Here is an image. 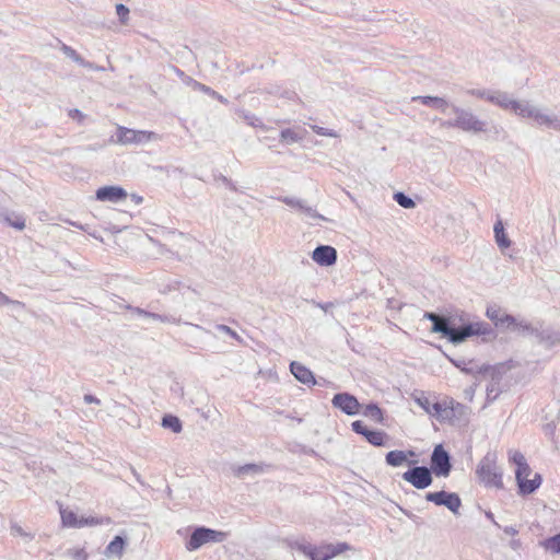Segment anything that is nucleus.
<instances>
[{"instance_id": "obj_18", "label": "nucleus", "mask_w": 560, "mask_h": 560, "mask_svg": "<svg viewBox=\"0 0 560 560\" xmlns=\"http://www.w3.org/2000/svg\"><path fill=\"white\" fill-rule=\"evenodd\" d=\"M535 337L538 342L544 345L546 348H552L560 345V331H557L551 327L544 328L541 323H539Z\"/></svg>"}, {"instance_id": "obj_16", "label": "nucleus", "mask_w": 560, "mask_h": 560, "mask_svg": "<svg viewBox=\"0 0 560 560\" xmlns=\"http://www.w3.org/2000/svg\"><path fill=\"white\" fill-rule=\"evenodd\" d=\"M290 371L300 383L307 385L308 387L322 384L316 380L314 373L300 362L292 361L290 363Z\"/></svg>"}, {"instance_id": "obj_4", "label": "nucleus", "mask_w": 560, "mask_h": 560, "mask_svg": "<svg viewBox=\"0 0 560 560\" xmlns=\"http://www.w3.org/2000/svg\"><path fill=\"white\" fill-rule=\"evenodd\" d=\"M476 475L480 482L488 488H503L502 470L497 465V454L488 452L479 462Z\"/></svg>"}, {"instance_id": "obj_21", "label": "nucleus", "mask_w": 560, "mask_h": 560, "mask_svg": "<svg viewBox=\"0 0 560 560\" xmlns=\"http://www.w3.org/2000/svg\"><path fill=\"white\" fill-rule=\"evenodd\" d=\"M412 101L420 102L421 104L438 109L443 114H446V110L450 107L448 102L445 98L439 96L419 95L412 97Z\"/></svg>"}, {"instance_id": "obj_29", "label": "nucleus", "mask_w": 560, "mask_h": 560, "mask_svg": "<svg viewBox=\"0 0 560 560\" xmlns=\"http://www.w3.org/2000/svg\"><path fill=\"white\" fill-rule=\"evenodd\" d=\"M360 412L376 423L384 424V410L376 402L368 404Z\"/></svg>"}, {"instance_id": "obj_46", "label": "nucleus", "mask_w": 560, "mask_h": 560, "mask_svg": "<svg viewBox=\"0 0 560 560\" xmlns=\"http://www.w3.org/2000/svg\"><path fill=\"white\" fill-rule=\"evenodd\" d=\"M351 429L354 433L365 436L370 428H368L362 420H355L351 423Z\"/></svg>"}, {"instance_id": "obj_14", "label": "nucleus", "mask_w": 560, "mask_h": 560, "mask_svg": "<svg viewBox=\"0 0 560 560\" xmlns=\"http://www.w3.org/2000/svg\"><path fill=\"white\" fill-rule=\"evenodd\" d=\"M509 460L510 463L516 466L515 469V480L516 483H521L522 480H525L532 472L530 466L528 465L525 456L520 451H510L509 452Z\"/></svg>"}, {"instance_id": "obj_23", "label": "nucleus", "mask_w": 560, "mask_h": 560, "mask_svg": "<svg viewBox=\"0 0 560 560\" xmlns=\"http://www.w3.org/2000/svg\"><path fill=\"white\" fill-rule=\"evenodd\" d=\"M493 233L495 243L501 250L506 249L511 246L512 242L508 234L505 233L503 221L499 215L493 225Z\"/></svg>"}, {"instance_id": "obj_41", "label": "nucleus", "mask_w": 560, "mask_h": 560, "mask_svg": "<svg viewBox=\"0 0 560 560\" xmlns=\"http://www.w3.org/2000/svg\"><path fill=\"white\" fill-rule=\"evenodd\" d=\"M494 326L497 328H499V329H511V330H513L514 326H516V318L513 315L508 314L505 312V314H503L500 317V319L498 322H495Z\"/></svg>"}, {"instance_id": "obj_10", "label": "nucleus", "mask_w": 560, "mask_h": 560, "mask_svg": "<svg viewBox=\"0 0 560 560\" xmlns=\"http://www.w3.org/2000/svg\"><path fill=\"white\" fill-rule=\"evenodd\" d=\"M488 102L503 109H510L518 116H521L522 109L524 108L523 106L525 105V102L513 100L509 93L502 91H492L491 97H488Z\"/></svg>"}, {"instance_id": "obj_45", "label": "nucleus", "mask_w": 560, "mask_h": 560, "mask_svg": "<svg viewBox=\"0 0 560 560\" xmlns=\"http://www.w3.org/2000/svg\"><path fill=\"white\" fill-rule=\"evenodd\" d=\"M215 329L231 336L233 339L237 340L238 342H242L241 336L235 330H233L231 327H229L228 325L218 324V325H215Z\"/></svg>"}, {"instance_id": "obj_24", "label": "nucleus", "mask_w": 560, "mask_h": 560, "mask_svg": "<svg viewBox=\"0 0 560 560\" xmlns=\"http://www.w3.org/2000/svg\"><path fill=\"white\" fill-rule=\"evenodd\" d=\"M307 131L305 129L285 128L280 131V142L283 144H293L304 139Z\"/></svg>"}, {"instance_id": "obj_8", "label": "nucleus", "mask_w": 560, "mask_h": 560, "mask_svg": "<svg viewBox=\"0 0 560 560\" xmlns=\"http://www.w3.org/2000/svg\"><path fill=\"white\" fill-rule=\"evenodd\" d=\"M334 408L339 409L347 416H355L360 413L361 404L357 397L348 392H341L334 395L331 399Z\"/></svg>"}, {"instance_id": "obj_43", "label": "nucleus", "mask_w": 560, "mask_h": 560, "mask_svg": "<svg viewBox=\"0 0 560 560\" xmlns=\"http://www.w3.org/2000/svg\"><path fill=\"white\" fill-rule=\"evenodd\" d=\"M130 10L127 5L122 3L116 4V14L118 15L119 22L121 24H127L129 19Z\"/></svg>"}, {"instance_id": "obj_7", "label": "nucleus", "mask_w": 560, "mask_h": 560, "mask_svg": "<svg viewBox=\"0 0 560 560\" xmlns=\"http://www.w3.org/2000/svg\"><path fill=\"white\" fill-rule=\"evenodd\" d=\"M401 478L419 490L430 487L433 482L431 470L423 465L409 468L402 472Z\"/></svg>"}, {"instance_id": "obj_17", "label": "nucleus", "mask_w": 560, "mask_h": 560, "mask_svg": "<svg viewBox=\"0 0 560 560\" xmlns=\"http://www.w3.org/2000/svg\"><path fill=\"white\" fill-rule=\"evenodd\" d=\"M467 416V407L464 404L450 399L445 400V411L443 413V421L453 422L454 420H462Z\"/></svg>"}, {"instance_id": "obj_44", "label": "nucleus", "mask_w": 560, "mask_h": 560, "mask_svg": "<svg viewBox=\"0 0 560 560\" xmlns=\"http://www.w3.org/2000/svg\"><path fill=\"white\" fill-rule=\"evenodd\" d=\"M60 49L67 57H69L75 63L82 62V56L79 55L72 47L62 44Z\"/></svg>"}, {"instance_id": "obj_34", "label": "nucleus", "mask_w": 560, "mask_h": 560, "mask_svg": "<svg viewBox=\"0 0 560 560\" xmlns=\"http://www.w3.org/2000/svg\"><path fill=\"white\" fill-rule=\"evenodd\" d=\"M135 136L136 130L120 126L117 128L115 142L120 144H129L132 143V140H135Z\"/></svg>"}, {"instance_id": "obj_3", "label": "nucleus", "mask_w": 560, "mask_h": 560, "mask_svg": "<svg viewBox=\"0 0 560 560\" xmlns=\"http://www.w3.org/2000/svg\"><path fill=\"white\" fill-rule=\"evenodd\" d=\"M191 532L185 539L187 551H196L206 544H220L226 540L229 533L217 530L203 525L190 528Z\"/></svg>"}, {"instance_id": "obj_19", "label": "nucleus", "mask_w": 560, "mask_h": 560, "mask_svg": "<svg viewBox=\"0 0 560 560\" xmlns=\"http://www.w3.org/2000/svg\"><path fill=\"white\" fill-rule=\"evenodd\" d=\"M288 546L290 549L299 551L308 559L320 552V547L311 544L305 538L288 540Z\"/></svg>"}, {"instance_id": "obj_25", "label": "nucleus", "mask_w": 560, "mask_h": 560, "mask_svg": "<svg viewBox=\"0 0 560 560\" xmlns=\"http://www.w3.org/2000/svg\"><path fill=\"white\" fill-rule=\"evenodd\" d=\"M352 546L346 541L337 542V544H324L320 546V551L325 553L328 560L337 557L338 555L351 550Z\"/></svg>"}, {"instance_id": "obj_15", "label": "nucleus", "mask_w": 560, "mask_h": 560, "mask_svg": "<svg viewBox=\"0 0 560 560\" xmlns=\"http://www.w3.org/2000/svg\"><path fill=\"white\" fill-rule=\"evenodd\" d=\"M96 199L100 201L119 202L127 198V191L120 186H103L95 192Z\"/></svg>"}, {"instance_id": "obj_57", "label": "nucleus", "mask_w": 560, "mask_h": 560, "mask_svg": "<svg viewBox=\"0 0 560 560\" xmlns=\"http://www.w3.org/2000/svg\"><path fill=\"white\" fill-rule=\"evenodd\" d=\"M312 304L315 305L316 307H319L324 312H328L330 308L334 307L332 302L322 303V302L312 301Z\"/></svg>"}, {"instance_id": "obj_32", "label": "nucleus", "mask_w": 560, "mask_h": 560, "mask_svg": "<svg viewBox=\"0 0 560 560\" xmlns=\"http://www.w3.org/2000/svg\"><path fill=\"white\" fill-rule=\"evenodd\" d=\"M161 424L164 429H168L173 433H179L183 430V423L180 419L172 413L164 415Z\"/></svg>"}, {"instance_id": "obj_11", "label": "nucleus", "mask_w": 560, "mask_h": 560, "mask_svg": "<svg viewBox=\"0 0 560 560\" xmlns=\"http://www.w3.org/2000/svg\"><path fill=\"white\" fill-rule=\"evenodd\" d=\"M415 401L419 405L428 415L434 417L439 421H443V413L445 411V401L431 402L430 398L425 396L423 392L419 395H415Z\"/></svg>"}, {"instance_id": "obj_35", "label": "nucleus", "mask_w": 560, "mask_h": 560, "mask_svg": "<svg viewBox=\"0 0 560 560\" xmlns=\"http://www.w3.org/2000/svg\"><path fill=\"white\" fill-rule=\"evenodd\" d=\"M60 515H61V522H62L63 526L78 528L80 517H78L77 513H74L71 510L61 509Z\"/></svg>"}, {"instance_id": "obj_42", "label": "nucleus", "mask_w": 560, "mask_h": 560, "mask_svg": "<svg viewBox=\"0 0 560 560\" xmlns=\"http://www.w3.org/2000/svg\"><path fill=\"white\" fill-rule=\"evenodd\" d=\"M503 314H505V312L495 304L489 305L486 310V316L493 323V325H495V322H498Z\"/></svg>"}, {"instance_id": "obj_62", "label": "nucleus", "mask_w": 560, "mask_h": 560, "mask_svg": "<svg viewBox=\"0 0 560 560\" xmlns=\"http://www.w3.org/2000/svg\"><path fill=\"white\" fill-rule=\"evenodd\" d=\"M510 546L513 550H517L521 548L522 546V542L520 539H512L511 542H510Z\"/></svg>"}, {"instance_id": "obj_36", "label": "nucleus", "mask_w": 560, "mask_h": 560, "mask_svg": "<svg viewBox=\"0 0 560 560\" xmlns=\"http://www.w3.org/2000/svg\"><path fill=\"white\" fill-rule=\"evenodd\" d=\"M264 471V467L262 465H257V464H245L243 466H238L235 470H234V474L237 476V477H243L245 475H248V474H252V475H257V474H261Z\"/></svg>"}, {"instance_id": "obj_51", "label": "nucleus", "mask_w": 560, "mask_h": 560, "mask_svg": "<svg viewBox=\"0 0 560 560\" xmlns=\"http://www.w3.org/2000/svg\"><path fill=\"white\" fill-rule=\"evenodd\" d=\"M450 361L460 371L466 374H472V369L468 368V363L465 360H454L450 358Z\"/></svg>"}, {"instance_id": "obj_31", "label": "nucleus", "mask_w": 560, "mask_h": 560, "mask_svg": "<svg viewBox=\"0 0 560 560\" xmlns=\"http://www.w3.org/2000/svg\"><path fill=\"white\" fill-rule=\"evenodd\" d=\"M407 460V453L400 450L389 451L385 456L386 464L392 467H399Z\"/></svg>"}, {"instance_id": "obj_59", "label": "nucleus", "mask_w": 560, "mask_h": 560, "mask_svg": "<svg viewBox=\"0 0 560 560\" xmlns=\"http://www.w3.org/2000/svg\"><path fill=\"white\" fill-rule=\"evenodd\" d=\"M83 399L86 404H96V405L101 404V400L92 394H85Z\"/></svg>"}, {"instance_id": "obj_12", "label": "nucleus", "mask_w": 560, "mask_h": 560, "mask_svg": "<svg viewBox=\"0 0 560 560\" xmlns=\"http://www.w3.org/2000/svg\"><path fill=\"white\" fill-rule=\"evenodd\" d=\"M279 200L281 202H283L284 205L289 206L290 208L295 209V210L300 211L301 213H303V214H305V215H307L310 218L318 219V220H323V221H330L328 218H326L323 214L318 213L316 211V209H314L313 207L308 206L306 203V201L303 200V199L285 196V197H280Z\"/></svg>"}, {"instance_id": "obj_63", "label": "nucleus", "mask_w": 560, "mask_h": 560, "mask_svg": "<svg viewBox=\"0 0 560 560\" xmlns=\"http://www.w3.org/2000/svg\"><path fill=\"white\" fill-rule=\"evenodd\" d=\"M131 200L136 203V205H140L142 201H143V197L137 195V194H132L131 195Z\"/></svg>"}, {"instance_id": "obj_1", "label": "nucleus", "mask_w": 560, "mask_h": 560, "mask_svg": "<svg viewBox=\"0 0 560 560\" xmlns=\"http://www.w3.org/2000/svg\"><path fill=\"white\" fill-rule=\"evenodd\" d=\"M423 318L432 323L431 331L440 334L453 345L463 343L470 337L482 336L495 338L493 328L486 322H465L464 315H442L425 312Z\"/></svg>"}, {"instance_id": "obj_13", "label": "nucleus", "mask_w": 560, "mask_h": 560, "mask_svg": "<svg viewBox=\"0 0 560 560\" xmlns=\"http://www.w3.org/2000/svg\"><path fill=\"white\" fill-rule=\"evenodd\" d=\"M337 250L330 245H318L312 253V259L322 267H330L337 261Z\"/></svg>"}, {"instance_id": "obj_37", "label": "nucleus", "mask_w": 560, "mask_h": 560, "mask_svg": "<svg viewBox=\"0 0 560 560\" xmlns=\"http://www.w3.org/2000/svg\"><path fill=\"white\" fill-rule=\"evenodd\" d=\"M538 327H539V324L537 326H534L530 323L525 322V320H521V322L516 320V326H514L513 331H518L523 336H529V335L536 336Z\"/></svg>"}, {"instance_id": "obj_48", "label": "nucleus", "mask_w": 560, "mask_h": 560, "mask_svg": "<svg viewBox=\"0 0 560 560\" xmlns=\"http://www.w3.org/2000/svg\"><path fill=\"white\" fill-rule=\"evenodd\" d=\"M491 93H492V91L485 90V89H482V90L471 89V90L467 91V94L476 96L478 98L487 100V101H488V97H491Z\"/></svg>"}, {"instance_id": "obj_55", "label": "nucleus", "mask_w": 560, "mask_h": 560, "mask_svg": "<svg viewBox=\"0 0 560 560\" xmlns=\"http://www.w3.org/2000/svg\"><path fill=\"white\" fill-rule=\"evenodd\" d=\"M150 138V133L145 132V131H137L136 130V136H135V140H132V143H141L145 140H148Z\"/></svg>"}, {"instance_id": "obj_39", "label": "nucleus", "mask_w": 560, "mask_h": 560, "mask_svg": "<svg viewBox=\"0 0 560 560\" xmlns=\"http://www.w3.org/2000/svg\"><path fill=\"white\" fill-rule=\"evenodd\" d=\"M184 287L183 282L177 279H168L166 282H162L159 284V292L161 294H168L172 291L179 290Z\"/></svg>"}, {"instance_id": "obj_56", "label": "nucleus", "mask_w": 560, "mask_h": 560, "mask_svg": "<svg viewBox=\"0 0 560 560\" xmlns=\"http://www.w3.org/2000/svg\"><path fill=\"white\" fill-rule=\"evenodd\" d=\"M68 116L72 119H78L79 121L84 119L83 113L78 108L70 109Z\"/></svg>"}, {"instance_id": "obj_47", "label": "nucleus", "mask_w": 560, "mask_h": 560, "mask_svg": "<svg viewBox=\"0 0 560 560\" xmlns=\"http://www.w3.org/2000/svg\"><path fill=\"white\" fill-rule=\"evenodd\" d=\"M311 128L316 135H319V136L331 137V138L338 137V133L332 129L319 127L317 125H313V126H311Z\"/></svg>"}, {"instance_id": "obj_52", "label": "nucleus", "mask_w": 560, "mask_h": 560, "mask_svg": "<svg viewBox=\"0 0 560 560\" xmlns=\"http://www.w3.org/2000/svg\"><path fill=\"white\" fill-rule=\"evenodd\" d=\"M542 430H544V433L547 436H549L552 440V442L556 443V441H555L556 423L555 422H549V423L544 425Z\"/></svg>"}, {"instance_id": "obj_2", "label": "nucleus", "mask_w": 560, "mask_h": 560, "mask_svg": "<svg viewBox=\"0 0 560 560\" xmlns=\"http://www.w3.org/2000/svg\"><path fill=\"white\" fill-rule=\"evenodd\" d=\"M451 108L456 117L454 119L443 121V127L457 128L465 132L472 133L487 131V122L480 120L471 110L458 107L456 105H452Z\"/></svg>"}, {"instance_id": "obj_61", "label": "nucleus", "mask_w": 560, "mask_h": 560, "mask_svg": "<svg viewBox=\"0 0 560 560\" xmlns=\"http://www.w3.org/2000/svg\"><path fill=\"white\" fill-rule=\"evenodd\" d=\"M503 532L508 535H511V536H514L518 533V530L515 528V527H512V526H505L503 528Z\"/></svg>"}, {"instance_id": "obj_54", "label": "nucleus", "mask_w": 560, "mask_h": 560, "mask_svg": "<svg viewBox=\"0 0 560 560\" xmlns=\"http://www.w3.org/2000/svg\"><path fill=\"white\" fill-rule=\"evenodd\" d=\"M498 396L499 389L494 385L487 387V399L489 401L495 400Z\"/></svg>"}, {"instance_id": "obj_30", "label": "nucleus", "mask_w": 560, "mask_h": 560, "mask_svg": "<svg viewBox=\"0 0 560 560\" xmlns=\"http://www.w3.org/2000/svg\"><path fill=\"white\" fill-rule=\"evenodd\" d=\"M364 439L373 446H385L388 441V434L385 431L370 429Z\"/></svg>"}, {"instance_id": "obj_27", "label": "nucleus", "mask_w": 560, "mask_h": 560, "mask_svg": "<svg viewBox=\"0 0 560 560\" xmlns=\"http://www.w3.org/2000/svg\"><path fill=\"white\" fill-rule=\"evenodd\" d=\"M126 545H127L126 537L117 535L106 546L104 553L107 557H112V556L120 557L122 555V551H124V548Z\"/></svg>"}, {"instance_id": "obj_64", "label": "nucleus", "mask_w": 560, "mask_h": 560, "mask_svg": "<svg viewBox=\"0 0 560 560\" xmlns=\"http://www.w3.org/2000/svg\"><path fill=\"white\" fill-rule=\"evenodd\" d=\"M310 560H328V558L323 551H320L319 555L313 556Z\"/></svg>"}, {"instance_id": "obj_28", "label": "nucleus", "mask_w": 560, "mask_h": 560, "mask_svg": "<svg viewBox=\"0 0 560 560\" xmlns=\"http://www.w3.org/2000/svg\"><path fill=\"white\" fill-rule=\"evenodd\" d=\"M234 113L240 118H242L248 126L254 127V128H259L262 130L266 129V126L262 122V120L259 117H257L256 115L252 114L250 112H248L244 108H241V107H235Z\"/></svg>"}, {"instance_id": "obj_5", "label": "nucleus", "mask_w": 560, "mask_h": 560, "mask_svg": "<svg viewBox=\"0 0 560 560\" xmlns=\"http://www.w3.org/2000/svg\"><path fill=\"white\" fill-rule=\"evenodd\" d=\"M452 468V456L448 451H446L442 444L435 445L431 454L429 467L431 474H434L436 477H447Z\"/></svg>"}, {"instance_id": "obj_6", "label": "nucleus", "mask_w": 560, "mask_h": 560, "mask_svg": "<svg viewBox=\"0 0 560 560\" xmlns=\"http://www.w3.org/2000/svg\"><path fill=\"white\" fill-rule=\"evenodd\" d=\"M425 500L432 502L438 506H445L454 515H459V509L462 506V499L456 492H448L445 490L427 492Z\"/></svg>"}, {"instance_id": "obj_20", "label": "nucleus", "mask_w": 560, "mask_h": 560, "mask_svg": "<svg viewBox=\"0 0 560 560\" xmlns=\"http://www.w3.org/2000/svg\"><path fill=\"white\" fill-rule=\"evenodd\" d=\"M128 310H130L132 313H135L139 316H143V317L151 318L154 320H160L161 323H170V324H178L179 323V319L173 315L159 314L155 312H151V311L138 307V306H130V305L128 306Z\"/></svg>"}, {"instance_id": "obj_50", "label": "nucleus", "mask_w": 560, "mask_h": 560, "mask_svg": "<svg viewBox=\"0 0 560 560\" xmlns=\"http://www.w3.org/2000/svg\"><path fill=\"white\" fill-rule=\"evenodd\" d=\"M102 524V521H100L96 517L90 516V517H80V522L78 525V528L84 527V526H93Z\"/></svg>"}, {"instance_id": "obj_9", "label": "nucleus", "mask_w": 560, "mask_h": 560, "mask_svg": "<svg viewBox=\"0 0 560 560\" xmlns=\"http://www.w3.org/2000/svg\"><path fill=\"white\" fill-rule=\"evenodd\" d=\"M521 117L523 118H532L534 119L538 125L547 126L549 128H552L555 130H558V126L560 124V117L559 116H549L546 114H542L538 108L532 106L528 102H525V105L523 106Z\"/></svg>"}, {"instance_id": "obj_33", "label": "nucleus", "mask_w": 560, "mask_h": 560, "mask_svg": "<svg viewBox=\"0 0 560 560\" xmlns=\"http://www.w3.org/2000/svg\"><path fill=\"white\" fill-rule=\"evenodd\" d=\"M192 82V89L194 90H198V91H201L203 92L205 94L218 100L220 103L224 104V105H228L229 104V100L224 96H222L221 94H219L217 91H214L213 89H211L210 86L208 85H205L196 80H190Z\"/></svg>"}, {"instance_id": "obj_22", "label": "nucleus", "mask_w": 560, "mask_h": 560, "mask_svg": "<svg viewBox=\"0 0 560 560\" xmlns=\"http://www.w3.org/2000/svg\"><path fill=\"white\" fill-rule=\"evenodd\" d=\"M542 483V476L539 472H536L533 479L522 480L521 483H517L518 494L522 497L529 495L534 493Z\"/></svg>"}, {"instance_id": "obj_53", "label": "nucleus", "mask_w": 560, "mask_h": 560, "mask_svg": "<svg viewBox=\"0 0 560 560\" xmlns=\"http://www.w3.org/2000/svg\"><path fill=\"white\" fill-rule=\"evenodd\" d=\"M0 304L2 305H5V304H14V305H19V306H22L23 303L20 302V301H14V300H11L8 295H5L3 292L0 291Z\"/></svg>"}, {"instance_id": "obj_38", "label": "nucleus", "mask_w": 560, "mask_h": 560, "mask_svg": "<svg viewBox=\"0 0 560 560\" xmlns=\"http://www.w3.org/2000/svg\"><path fill=\"white\" fill-rule=\"evenodd\" d=\"M540 545L552 553H560V533L544 539Z\"/></svg>"}, {"instance_id": "obj_49", "label": "nucleus", "mask_w": 560, "mask_h": 560, "mask_svg": "<svg viewBox=\"0 0 560 560\" xmlns=\"http://www.w3.org/2000/svg\"><path fill=\"white\" fill-rule=\"evenodd\" d=\"M11 533L13 535H19V536H22V537H26L28 538L30 540H32L34 538V535L30 534V533H26L19 524L16 523H13L11 525Z\"/></svg>"}, {"instance_id": "obj_26", "label": "nucleus", "mask_w": 560, "mask_h": 560, "mask_svg": "<svg viewBox=\"0 0 560 560\" xmlns=\"http://www.w3.org/2000/svg\"><path fill=\"white\" fill-rule=\"evenodd\" d=\"M0 222L11 226V228H14L19 231H22L24 230L25 228V219L20 215V214H15V213H10L8 211H1L0 212Z\"/></svg>"}, {"instance_id": "obj_60", "label": "nucleus", "mask_w": 560, "mask_h": 560, "mask_svg": "<svg viewBox=\"0 0 560 560\" xmlns=\"http://www.w3.org/2000/svg\"><path fill=\"white\" fill-rule=\"evenodd\" d=\"M74 560H88V553L84 551V549H79L73 555Z\"/></svg>"}, {"instance_id": "obj_58", "label": "nucleus", "mask_w": 560, "mask_h": 560, "mask_svg": "<svg viewBox=\"0 0 560 560\" xmlns=\"http://www.w3.org/2000/svg\"><path fill=\"white\" fill-rule=\"evenodd\" d=\"M78 65L83 68H88V69H92V70H96V71L104 70L103 67H96L92 62L86 61L83 57H82V62H79Z\"/></svg>"}, {"instance_id": "obj_40", "label": "nucleus", "mask_w": 560, "mask_h": 560, "mask_svg": "<svg viewBox=\"0 0 560 560\" xmlns=\"http://www.w3.org/2000/svg\"><path fill=\"white\" fill-rule=\"evenodd\" d=\"M393 199L405 209H412L416 207L415 200L402 191H396Z\"/></svg>"}]
</instances>
